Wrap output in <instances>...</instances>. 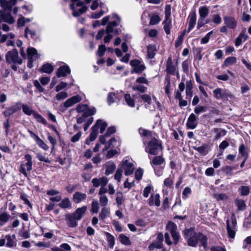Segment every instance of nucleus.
Listing matches in <instances>:
<instances>
[{
  "label": "nucleus",
  "mask_w": 251,
  "mask_h": 251,
  "mask_svg": "<svg viewBox=\"0 0 251 251\" xmlns=\"http://www.w3.org/2000/svg\"><path fill=\"white\" fill-rule=\"evenodd\" d=\"M237 59L235 57H228L226 58L224 61V65L226 66H228L235 64Z\"/></svg>",
  "instance_id": "obj_47"
},
{
  "label": "nucleus",
  "mask_w": 251,
  "mask_h": 251,
  "mask_svg": "<svg viewBox=\"0 0 251 251\" xmlns=\"http://www.w3.org/2000/svg\"><path fill=\"white\" fill-rule=\"evenodd\" d=\"M87 3H89L91 0H85ZM71 8L73 10V15L77 17L86 11L87 8L83 5V3L80 0H72Z\"/></svg>",
  "instance_id": "obj_3"
},
{
  "label": "nucleus",
  "mask_w": 251,
  "mask_h": 251,
  "mask_svg": "<svg viewBox=\"0 0 251 251\" xmlns=\"http://www.w3.org/2000/svg\"><path fill=\"white\" fill-rule=\"evenodd\" d=\"M213 34V31L209 32L204 37L201 39V44H205L209 42L210 36Z\"/></svg>",
  "instance_id": "obj_60"
},
{
  "label": "nucleus",
  "mask_w": 251,
  "mask_h": 251,
  "mask_svg": "<svg viewBox=\"0 0 251 251\" xmlns=\"http://www.w3.org/2000/svg\"><path fill=\"white\" fill-rule=\"evenodd\" d=\"M59 206L62 208H71L72 203L68 198H65L61 201Z\"/></svg>",
  "instance_id": "obj_37"
},
{
  "label": "nucleus",
  "mask_w": 251,
  "mask_h": 251,
  "mask_svg": "<svg viewBox=\"0 0 251 251\" xmlns=\"http://www.w3.org/2000/svg\"><path fill=\"white\" fill-rule=\"evenodd\" d=\"M164 159L160 156L155 157L151 162V164L154 165H159L163 163Z\"/></svg>",
  "instance_id": "obj_48"
},
{
  "label": "nucleus",
  "mask_w": 251,
  "mask_h": 251,
  "mask_svg": "<svg viewBox=\"0 0 251 251\" xmlns=\"http://www.w3.org/2000/svg\"><path fill=\"white\" fill-rule=\"evenodd\" d=\"M174 185V177L171 176L165 179L163 182V192L164 194L168 195L169 192L173 189Z\"/></svg>",
  "instance_id": "obj_12"
},
{
  "label": "nucleus",
  "mask_w": 251,
  "mask_h": 251,
  "mask_svg": "<svg viewBox=\"0 0 251 251\" xmlns=\"http://www.w3.org/2000/svg\"><path fill=\"white\" fill-rule=\"evenodd\" d=\"M116 201L118 206L121 205L124 201L123 194L121 192H117L116 193Z\"/></svg>",
  "instance_id": "obj_45"
},
{
  "label": "nucleus",
  "mask_w": 251,
  "mask_h": 251,
  "mask_svg": "<svg viewBox=\"0 0 251 251\" xmlns=\"http://www.w3.org/2000/svg\"><path fill=\"white\" fill-rule=\"evenodd\" d=\"M184 233L188 246L195 247L198 243H200L204 250H206L207 247V238L206 236L200 233L195 232L192 229H186Z\"/></svg>",
  "instance_id": "obj_1"
},
{
  "label": "nucleus",
  "mask_w": 251,
  "mask_h": 251,
  "mask_svg": "<svg viewBox=\"0 0 251 251\" xmlns=\"http://www.w3.org/2000/svg\"><path fill=\"white\" fill-rule=\"evenodd\" d=\"M100 208L98 201L96 200H93L91 204V211L92 213H97Z\"/></svg>",
  "instance_id": "obj_42"
},
{
  "label": "nucleus",
  "mask_w": 251,
  "mask_h": 251,
  "mask_svg": "<svg viewBox=\"0 0 251 251\" xmlns=\"http://www.w3.org/2000/svg\"><path fill=\"white\" fill-rule=\"evenodd\" d=\"M67 86L68 84L67 83L62 81L55 87V91L58 92L61 90L65 88Z\"/></svg>",
  "instance_id": "obj_62"
},
{
  "label": "nucleus",
  "mask_w": 251,
  "mask_h": 251,
  "mask_svg": "<svg viewBox=\"0 0 251 251\" xmlns=\"http://www.w3.org/2000/svg\"><path fill=\"white\" fill-rule=\"evenodd\" d=\"M25 158L27 162L21 164L19 171L25 176H27V172L30 171L32 168V157L30 154H27L25 156Z\"/></svg>",
  "instance_id": "obj_7"
},
{
  "label": "nucleus",
  "mask_w": 251,
  "mask_h": 251,
  "mask_svg": "<svg viewBox=\"0 0 251 251\" xmlns=\"http://www.w3.org/2000/svg\"><path fill=\"white\" fill-rule=\"evenodd\" d=\"M110 213V212L109 208L103 206V207L102 208L101 212L99 214V217L102 220L104 219L105 218L109 216Z\"/></svg>",
  "instance_id": "obj_40"
},
{
  "label": "nucleus",
  "mask_w": 251,
  "mask_h": 251,
  "mask_svg": "<svg viewBox=\"0 0 251 251\" xmlns=\"http://www.w3.org/2000/svg\"><path fill=\"white\" fill-rule=\"evenodd\" d=\"M108 182V179L105 176L94 178L92 180V183L95 187H98L100 186H106Z\"/></svg>",
  "instance_id": "obj_17"
},
{
  "label": "nucleus",
  "mask_w": 251,
  "mask_h": 251,
  "mask_svg": "<svg viewBox=\"0 0 251 251\" xmlns=\"http://www.w3.org/2000/svg\"><path fill=\"white\" fill-rule=\"evenodd\" d=\"M86 198V194L77 191L73 195V200L75 203H78L85 200Z\"/></svg>",
  "instance_id": "obj_28"
},
{
  "label": "nucleus",
  "mask_w": 251,
  "mask_h": 251,
  "mask_svg": "<svg viewBox=\"0 0 251 251\" xmlns=\"http://www.w3.org/2000/svg\"><path fill=\"white\" fill-rule=\"evenodd\" d=\"M27 57L28 60L35 61L39 57L37 50L34 48L30 47L27 49Z\"/></svg>",
  "instance_id": "obj_23"
},
{
  "label": "nucleus",
  "mask_w": 251,
  "mask_h": 251,
  "mask_svg": "<svg viewBox=\"0 0 251 251\" xmlns=\"http://www.w3.org/2000/svg\"><path fill=\"white\" fill-rule=\"evenodd\" d=\"M226 230L228 237L233 239L237 230V222L234 214L232 215L230 220H226Z\"/></svg>",
  "instance_id": "obj_5"
},
{
  "label": "nucleus",
  "mask_w": 251,
  "mask_h": 251,
  "mask_svg": "<svg viewBox=\"0 0 251 251\" xmlns=\"http://www.w3.org/2000/svg\"><path fill=\"white\" fill-rule=\"evenodd\" d=\"M236 204L238 207L239 210H243L245 209L246 207V204L245 201L242 200H236Z\"/></svg>",
  "instance_id": "obj_57"
},
{
  "label": "nucleus",
  "mask_w": 251,
  "mask_h": 251,
  "mask_svg": "<svg viewBox=\"0 0 251 251\" xmlns=\"http://www.w3.org/2000/svg\"><path fill=\"white\" fill-rule=\"evenodd\" d=\"M95 126H96V128L99 130V129H100V132L101 133H103V131L105 130V128H106L107 126V124L105 122L101 120H97L96 122Z\"/></svg>",
  "instance_id": "obj_34"
},
{
  "label": "nucleus",
  "mask_w": 251,
  "mask_h": 251,
  "mask_svg": "<svg viewBox=\"0 0 251 251\" xmlns=\"http://www.w3.org/2000/svg\"><path fill=\"white\" fill-rule=\"evenodd\" d=\"M161 150V142L156 139L152 138L149 142L148 146L146 149V151L152 155H156Z\"/></svg>",
  "instance_id": "obj_4"
},
{
  "label": "nucleus",
  "mask_w": 251,
  "mask_h": 251,
  "mask_svg": "<svg viewBox=\"0 0 251 251\" xmlns=\"http://www.w3.org/2000/svg\"><path fill=\"white\" fill-rule=\"evenodd\" d=\"M192 88L193 85L191 82H189L187 83L186 88V99H191L193 96L192 92Z\"/></svg>",
  "instance_id": "obj_39"
},
{
  "label": "nucleus",
  "mask_w": 251,
  "mask_h": 251,
  "mask_svg": "<svg viewBox=\"0 0 251 251\" xmlns=\"http://www.w3.org/2000/svg\"><path fill=\"white\" fill-rule=\"evenodd\" d=\"M225 24L230 29H234L237 26V21L234 18L231 16H225L224 17Z\"/></svg>",
  "instance_id": "obj_18"
},
{
  "label": "nucleus",
  "mask_w": 251,
  "mask_h": 251,
  "mask_svg": "<svg viewBox=\"0 0 251 251\" xmlns=\"http://www.w3.org/2000/svg\"><path fill=\"white\" fill-rule=\"evenodd\" d=\"M200 17L205 18L209 13V7L206 6H200L199 8Z\"/></svg>",
  "instance_id": "obj_33"
},
{
  "label": "nucleus",
  "mask_w": 251,
  "mask_h": 251,
  "mask_svg": "<svg viewBox=\"0 0 251 251\" xmlns=\"http://www.w3.org/2000/svg\"><path fill=\"white\" fill-rule=\"evenodd\" d=\"M68 97V93L65 91H61L56 94L54 99L58 101L62 100Z\"/></svg>",
  "instance_id": "obj_43"
},
{
  "label": "nucleus",
  "mask_w": 251,
  "mask_h": 251,
  "mask_svg": "<svg viewBox=\"0 0 251 251\" xmlns=\"http://www.w3.org/2000/svg\"><path fill=\"white\" fill-rule=\"evenodd\" d=\"M213 94L216 99L218 100L231 97L230 93L226 89L218 88L213 91Z\"/></svg>",
  "instance_id": "obj_13"
},
{
  "label": "nucleus",
  "mask_w": 251,
  "mask_h": 251,
  "mask_svg": "<svg viewBox=\"0 0 251 251\" xmlns=\"http://www.w3.org/2000/svg\"><path fill=\"white\" fill-rule=\"evenodd\" d=\"M125 100L127 104L132 107L135 106V102L134 100L131 97V96L129 94H126L125 95Z\"/></svg>",
  "instance_id": "obj_41"
},
{
  "label": "nucleus",
  "mask_w": 251,
  "mask_h": 251,
  "mask_svg": "<svg viewBox=\"0 0 251 251\" xmlns=\"http://www.w3.org/2000/svg\"><path fill=\"white\" fill-rule=\"evenodd\" d=\"M82 100L81 96L75 95L67 99L62 105L61 108L63 110L73 106L74 104L79 102Z\"/></svg>",
  "instance_id": "obj_9"
},
{
  "label": "nucleus",
  "mask_w": 251,
  "mask_h": 251,
  "mask_svg": "<svg viewBox=\"0 0 251 251\" xmlns=\"http://www.w3.org/2000/svg\"><path fill=\"white\" fill-rule=\"evenodd\" d=\"M152 186L151 185H148L145 187L143 191V196L145 198L148 197L149 194L151 193V191L152 190Z\"/></svg>",
  "instance_id": "obj_58"
},
{
  "label": "nucleus",
  "mask_w": 251,
  "mask_h": 251,
  "mask_svg": "<svg viewBox=\"0 0 251 251\" xmlns=\"http://www.w3.org/2000/svg\"><path fill=\"white\" fill-rule=\"evenodd\" d=\"M53 67L50 63H46L43 65L41 69V71L47 74H51L53 71Z\"/></svg>",
  "instance_id": "obj_35"
},
{
  "label": "nucleus",
  "mask_w": 251,
  "mask_h": 251,
  "mask_svg": "<svg viewBox=\"0 0 251 251\" xmlns=\"http://www.w3.org/2000/svg\"><path fill=\"white\" fill-rule=\"evenodd\" d=\"M33 117L35 118L38 122L43 124L44 125L47 124L46 120L39 114L36 113H33Z\"/></svg>",
  "instance_id": "obj_51"
},
{
  "label": "nucleus",
  "mask_w": 251,
  "mask_h": 251,
  "mask_svg": "<svg viewBox=\"0 0 251 251\" xmlns=\"http://www.w3.org/2000/svg\"><path fill=\"white\" fill-rule=\"evenodd\" d=\"M206 111V108L204 106L198 105L196 106L194 109V112L196 114H199L202 112Z\"/></svg>",
  "instance_id": "obj_64"
},
{
  "label": "nucleus",
  "mask_w": 251,
  "mask_h": 251,
  "mask_svg": "<svg viewBox=\"0 0 251 251\" xmlns=\"http://www.w3.org/2000/svg\"><path fill=\"white\" fill-rule=\"evenodd\" d=\"M249 38L248 35L246 34V29L242 30L241 33L235 39L234 43L236 47H238L242 45V44L247 40Z\"/></svg>",
  "instance_id": "obj_15"
},
{
  "label": "nucleus",
  "mask_w": 251,
  "mask_h": 251,
  "mask_svg": "<svg viewBox=\"0 0 251 251\" xmlns=\"http://www.w3.org/2000/svg\"><path fill=\"white\" fill-rule=\"evenodd\" d=\"M148 202L150 206H159L160 205V195L158 194H151L148 200Z\"/></svg>",
  "instance_id": "obj_22"
},
{
  "label": "nucleus",
  "mask_w": 251,
  "mask_h": 251,
  "mask_svg": "<svg viewBox=\"0 0 251 251\" xmlns=\"http://www.w3.org/2000/svg\"><path fill=\"white\" fill-rule=\"evenodd\" d=\"M14 37V34H12V33L1 35V42H3L6 40H7V45L13 46L14 42L13 41L11 40V39H13Z\"/></svg>",
  "instance_id": "obj_31"
},
{
  "label": "nucleus",
  "mask_w": 251,
  "mask_h": 251,
  "mask_svg": "<svg viewBox=\"0 0 251 251\" xmlns=\"http://www.w3.org/2000/svg\"><path fill=\"white\" fill-rule=\"evenodd\" d=\"M108 202V199L106 195H100V202L102 206H105Z\"/></svg>",
  "instance_id": "obj_56"
},
{
  "label": "nucleus",
  "mask_w": 251,
  "mask_h": 251,
  "mask_svg": "<svg viewBox=\"0 0 251 251\" xmlns=\"http://www.w3.org/2000/svg\"><path fill=\"white\" fill-rule=\"evenodd\" d=\"M156 47L154 45H149L148 47V54L149 58H152L156 54Z\"/></svg>",
  "instance_id": "obj_38"
},
{
  "label": "nucleus",
  "mask_w": 251,
  "mask_h": 251,
  "mask_svg": "<svg viewBox=\"0 0 251 251\" xmlns=\"http://www.w3.org/2000/svg\"><path fill=\"white\" fill-rule=\"evenodd\" d=\"M163 239V234L162 233H158L157 237V241L153 242L149 246V250L150 251H154L155 249L161 248Z\"/></svg>",
  "instance_id": "obj_14"
},
{
  "label": "nucleus",
  "mask_w": 251,
  "mask_h": 251,
  "mask_svg": "<svg viewBox=\"0 0 251 251\" xmlns=\"http://www.w3.org/2000/svg\"><path fill=\"white\" fill-rule=\"evenodd\" d=\"M105 166L106 168L105 174L106 176H108L112 174L116 169V164L111 161L106 162L105 164Z\"/></svg>",
  "instance_id": "obj_30"
},
{
  "label": "nucleus",
  "mask_w": 251,
  "mask_h": 251,
  "mask_svg": "<svg viewBox=\"0 0 251 251\" xmlns=\"http://www.w3.org/2000/svg\"><path fill=\"white\" fill-rule=\"evenodd\" d=\"M166 228L171 233L172 236L174 240V243L175 244H176L178 242L179 237V235L176 231V225L174 223L170 222L167 224Z\"/></svg>",
  "instance_id": "obj_10"
},
{
  "label": "nucleus",
  "mask_w": 251,
  "mask_h": 251,
  "mask_svg": "<svg viewBox=\"0 0 251 251\" xmlns=\"http://www.w3.org/2000/svg\"><path fill=\"white\" fill-rule=\"evenodd\" d=\"M6 59L8 63H14L21 65L22 64V60L19 58L18 52L16 50L9 51L6 55Z\"/></svg>",
  "instance_id": "obj_8"
},
{
  "label": "nucleus",
  "mask_w": 251,
  "mask_h": 251,
  "mask_svg": "<svg viewBox=\"0 0 251 251\" xmlns=\"http://www.w3.org/2000/svg\"><path fill=\"white\" fill-rule=\"evenodd\" d=\"M197 117L194 113H191L189 116L186 123L187 127L190 129H194L196 126V121Z\"/></svg>",
  "instance_id": "obj_29"
},
{
  "label": "nucleus",
  "mask_w": 251,
  "mask_h": 251,
  "mask_svg": "<svg viewBox=\"0 0 251 251\" xmlns=\"http://www.w3.org/2000/svg\"><path fill=\"white\" fill-rule=\"evenodd\" d=\"M17 0H9V2L6 0H1V7L4 9V11L1 12V21L7 22L10 24L15 22V19L11 15L12 5H15Z\"/></svg>",
  "instance_id": "obj_2"
},
{
  "label": "nucleus",
  "mask_w": 251,
  "mask_h": 251,
  "mask_svg": "<svg viewBox=\"0 0 251 251\" xmlns=\"http://www.w3.org/2000/svg\"><path fill=\"white\" fill-rule=\"evenodd\" d=\"M176 70V66L173 64L171 57H169L166 64V71L169 74H173Z\"/></svg>",
  "instance_id": "obj_32"
},
{
  "label": "nucleus",
  "mask_w": 251,
  "mask_h": 251,
  "mask_svg": "<svg viewBox=\"0 0 251 251\" xmlns=\"http://www.w3.org/2000/svg\"><path fill=\"white\" fill-rule=\"evenodd\" d=\"M113 18L117 20V21H112L110 22L107 25L106 29V32L107 34H109L113 32L114 27L118 25V22L120 21V17L116 14L113 15Z\"/></svg>",
  "instance_id": "obj_25"
},
{
  "label": "nucleus",
  "mask_w": 251,
  "mask_h": 251,
  "mask_svg": "<svg viewBox=\"0 0 251 251\" xmlns=\"http://www.w3.org/2000/svg\"><path fill=\"white\" fill-rule=\"evenodd\" d=\"M120 242L125 245H130L131 242L129 238L124 234H120L119 236Z\"/></svg>",
  "instance_id": "obj_49"
},
{
  "label": "nucleus",
  "mask_w": 251,
  "mask_h": 251,
  "mask_svg": "<svg viewBox=\"0 0 251 251\" xmlns=\"http://www.w3.org/2000/svg\"><path fill=\"white\" fill-rule=\"evenodd\" d=\"M87 209L86 206H83L81 207L77 208L75 212L73 213V215L79 221L81 219L86 213Z\"/></svg>",
  "instance_id": "obj_26"
},
{
  "label": "nucleus",
  "mask_w": 251,
  "mask_h": 251,
  "mask_svg": "<svg viewBox=\"0 0 251 251\" xmlns=\"http://www.w3.org/2000/svg\"><path fill=\"white\" fill-rule=\"evenodd\" d=\"M71 73L70 68L67 65H63L60 67L56 72V76L58 77H64Z\"/></svg>",
  "instance_id": "obj_21"
},
{
  "label": "nucleus",
  "mask_w": 251,
  "mask_h": 251,
  "mask_svg": "<svg viewBox=\"0 0 251 251\" xmlns=\"http://www.w3.org/2000/svg\"><path fill=\"white\" fill-rule=\"evenodd\" d=\"M22 109L24 113L27 115H33V113L35 112L31 107L24 104L22 105Z\"/></svg>",
  "instance_id": "obj_46"
},
{
  "label": "nucleus",
  "mask_w": 251,
  "mask_h": 251,
  "mask_svg": "<svg viewBox=\"0 0 251 251\" xmlns=\"http://www.w3.org/2000/svg\"><path fill=\"white\" fill-rule=\"evenodd\" d=\"M35 142L36 144L44 150L48 151L49 150V147L40 138Z\"/></svg>",
  "instance_id": "obj_53"
},
{
  "label": "nucleus",
  "mask_w": 251,
  "mask_h": 251,
  "mask_svg": "<svg viewBox=\"0 0 251 251\" xmlns=\"http://www.w3.org/2000/svg\"><path fill=\"white\" fill-rule=\"evenodd\" d=\"M132 89L134 91H138L140 92L144 93L146 91L147 88L142 85H137L133 86Z\"/></svg>",
  "instance_id": "obj_59"
},
{
  "label": "nucleus",
  "mask_w": 251,
  "mask_h": 251,
  "mask_svg": "<svg viewBox=\"0 0 251 251\" xmlns=\"http://www.w3.org/2000/svg\"><path fill=\"white\" fill-rule=\"evenodd\" d=\"M107 240L108 242L109 245L112 247L115 243V240L114 237L109 233H105Z\"/></svg>",
  "instance_id": "obj_54"
},
{
  "label": "nucleus",
  "mask_w": 251,
  "mask_h": 251,
  "mask_svg": "<svg viewBox=\"0 0 251 251\" xmlns=\"http://www.w3.org/2000/svg\"><path fill=\"white\" fill-rule=\"evenodd\" d=\"M160 21V19L158 15H153L151 18L150 24L154 25L159 23Z\"/></svg>",
  "instance_id": "obj_63"
},
{
  "label": "nucleus",
  "mask_w": 251,
  "mask_h": 251,
  "mask_svg": "<svg viewBox=\"0 0 251 251\" xmlns=\"http://www.w3.org/2000/svg\"><path fill=\"white\" fill-rule=\"evenodd\" d=\"M164 25V29L167 34H169L171 33V29L172 28V20L170 18V14H166L165 19L163 22Z\"/></svg>",
  "instance_id": "obj_20"
},
{
  "label": "nucleus",
  "mask_w": 251,
  "mask_h": 251,
  "mask_svg": "<svg viewBox=\"0 0 251 251\" xmlns=\"http://www.w3.org/2000/svg\"><path fill=\"white\" fill-rule=\"evenodd\" d=\"M213 197L217 201H225L228 199V196L224 193L215 194Z\"/></svg>",
  "instance_id": "obj_52"
},
{
  "label": "nucleus",
  "mask_w": 251,
  "mask_h": 251,
  "mask_svg": "<svg viewBox=\"0 0 251 251\" xmlns=\"http://www.w3.org/2000/svg\"><path fill=\"white\" fill-rule=\"evenodd\" d=\"M239 190L242 196H247L250 193V188L247 186H241Z\"/></svg>",
  "instance_id": "obj_55"
},
{
  "label": "nucleus",
  "mask_w": 251,
  "mask_h": 251,
  "mask_svg": "<svg viewBox=\"0 0 251 251\" xmlns=\"http://www.w3.org/2000/svg\"><path fill=\"white\" fill-rule=\"evenodd\" d=\"M189 25L187 30V32H190L194 28L197 20V15L195 11L192 12L189 15Z\"/></svg>",
  "instance_id": "obj_24"
},
{
  "label": "nucleus",
  "mask_w": 251,
  "mask_h": 251,
  "mask_svg": "<svg viewBox=\"0 0 251 251\" xmlns=\"http://www.w3.org/2000/svg\"><path fill=\"white\" fill-rule=\"evenodd\" d=\"M120 168L125 171L126 176L132 175L135 169L133 161L128 157H126L122 160Z\"/></svg>",
  "instance_id": "obj_6"
},
{
  "label": "nucleus",
  "mask_w": 251,
  "mask_h": 251,
  "mask_svg": "<svg viewBox=\"0 0 251 251\" xmlns=\"http://www.w3.org/2000/svg\"><path fill=\"white\" fill-rule=\"evenodd\" d=\"M130 64L133 67V69L131 71L132 74L141 73L145 69L144 64L139 60H132L130 61Z\"/></svg>",
  "instance_id": "obj_11"
},
{
  "label": "nucleus",
  "mask_w": 251,
  "mask_h": 251,
  "mask_svg": "<svg viewBox=\"0 0 251 251\" xmlns=\"http://www.w3.org/2000/svg\"><path fill=\"white\" fill-rule=\"evenodd\" d=\"M92 131L90 133L89 138L86 140V144L89 145L91 142L94 141L98 135V129L96 128V126H93L91 128Z\"/></svg>",
  "instance_id": "obj_27"
},
{
  "label": "nucleus",
  "mask_w": 251,
  "mask_h": 251,
  "mask_svg": "<svg viewBox=\"0 0 251 251\" xmlns=\"http://www.w3.org/2000/svg\"><path fill=\"white\" fill-rule=\"evenodd\" d=\"M123 172V171L122 169L119 167L117 170L115 174L114 175V179L116 180L118 182H121Z\"/></svg>",
  "instance_id": "obj_50"
},
{
  "label": "nucleus",
  "mask_w": 251,
  "mask_h": 251,
  "mask_svg": "<svg viewBox=\"0 0 251 251\" xmlns=\"http://www.w3.org/2000/svg\"><path fill=\"white\" fill-rule=\"evenodd\" d=\"M142 100L145 103V106L151 111L154 110L155 107L152 103L151 97L148 94H143L141 96Z\"/></svg>",
  "instance_id": "obj_16"
},
{
  "label": "nucleus",
  "mask_w": 251,
  "mask_h": 251,
  "mask_svg": "<svg viewBox=\"0 0 251 251\" xmlns=\"http://www.w3.org/2000/svg\"><path fill=\"white\" fill-rule=\"evenodd\" d=\"M239 152L241 156L243 157L245 159H247L248 158V151L247 148L245 146L244 144H242L240 145L239 148Z\"/></svg>",
  "instance_id": "obj_36"
},
{
  "label": "nucleus",
  "mask_w": 251,
  "mask_h": 251,
  "mask_svg": "<svg viewBox=\"0 0 251 251\" xmlns=\"http://www.w3.org/2000/svg\"><path fill=\"white\" fill-rule=\"evenodd\" d=\"M192 191L190 188L186 187L184 188L182 192V197L183 199L187 198L191 194Z\"/></svg>",
  "instance_id": "obj_61"
},
{
  "label": "nucleus",
  "mask_w": 251,
  "mask_h": 251,
  "mask_svg": "<svg viewBox=\"0 0 251 251\" xmlns=\"http://www.w3.org/2000/svg\"><path fill=\"white\" fill-rule=\"evenodd\" d=\"M17 110L18 107L17 106H12L7 108L6 110L3 112V114L5 116H9L15 112Z\"/></svg>",
  "instance_id": "obj_44"
},
{
  "label": "nucleus",
  "mask_w": 251,
  "mask_h": 251,
  "mask_svg": "<svg viewBox=\"0 0 251 251\" xmlns=\"http://www.w3.org/2000/svg\"><path fill=\"white\" fill-rule=\"evenodd\" d=\"M65 220L68 226L70 227H75L77 225V221H78L73 215V214H68L66 215Z\"/></svg>",
  "instance_id": "obj_19"
}]
</instances>
